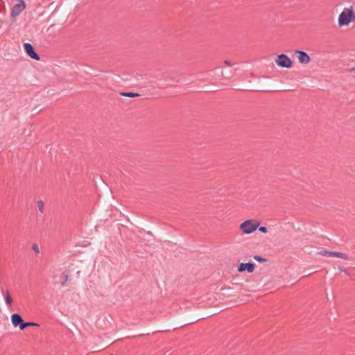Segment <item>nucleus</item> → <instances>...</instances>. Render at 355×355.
<instances>
[{
    "instance_id": "423d86ee",
    "label": "nucleus",
    "mask_w": 355,
    "mask_h": 355,
    "mask_svg": "<svg viewBox=\"0 0 355 355\" xmlns=\"http://www.w3.org/2000/svg\"><path fill=\"white\" fill-rule=\"evenodd\" d=\"M295 54L297 56L299 62L302 64H307L311 61L310 56L304 51L296 50Z\"/></svg>"
},
{
    "instance_id": "0eeeda50",
    "label": "nucleus",
    "mask_w": 355,
    "mask_h": 355,
    "mask_svg": "<svg viewBox=\"0 0 355 355\" xmlns=\"http://www.w3.org/2000/svg\"><path fill=\"white\" fill-rule=\"evenodd\" d=\"M255 264L252 262L248 263H241L238 265L237 270L239 272L247 271L248 272H252L254 270Z\"/></svg>"
},
{
    "instance_id": "aec40b11",
    "label": "nucleus",
    "mask_w": 355,
    "mask_h": 355,
    "mask_svg": "<svg viewBox=\"0 0 355 355\" xmlns=\"http://www.w3.org/2000/svg\"><path fill=\"white\" fill-rule=\"evenodd\" d=\"M224 64H225L226 66H227V67H231V66H232L231 62H230V61H228V60H225V61H224Z\"/></svg>"
},
{
    "instance_id": "9b49d317",
    "label": "nucleus",
    "mask_w": 355,
    "mask_h": 355,
    "mask_svg": "<svg viewBox=\"0 0 355 355\" xmlns=\"http://www.w3.org/2000/svg\"><path fill=\"white\" fill-rule=\"evenodd\" d=\"M121 95L123 96H127V97H131V98L140 96L139 94L135 93V92H122V93H121Z\"/></svg>"
},
{
    "instance_id": "4be33fe9",
    "label": "nucleus",
    "mask_w": 355,
    "mask_h": 355,
    "mask_svg": "<svg viewBox=\"0 0 355 355\" xmlns=\"http://www.w3.org/2000/svg\"><path fill=\"white\" fill-rule=\"evenodd\" d=\"M222 76H223L225 78H228L227 76H225L223 73H222Z\"/></svg>"
},
{
    "instance_id": "20e7f679",
    "label": "nucleus",
    "mask_w": 355,
    "mask_h": 355,
    "mask_svg": "<svg viewBox=\"0 0 355 355\" xmlns=\"http://www.w3.org/2000/svg\"><path fill=\"white\" fill-rule=\"evenodd\" d=\"M18 3H16L12 8L10 15L12 17L18 16L25 8L26 5L24 0H17Z\"/></svg>"
},
{
    "instance_id": "39448f33",
    "label": "nucleus",
    "mask_w": 355,
    "mask_h": 355,
    "mask_svg": "<svg viewBox=\"0 0 355 355\" xmlns=\"http://www.w3.org/2000/svg\"><path fill=\"white\" fill-rule=\"evenodd\" d=\"M24 48L27 55L35 60H40V55L35 51L33 46L30 43H24Z\"/></svg>"
},
{
    "instance_id": "f257e3e1",
    "label": "nucleus",
    "mask_w": 355,
    "mask_h": 355,
    "mask_svg": "<svg viewBox=\"0 0 355 355\" xmlns=\"http://www.w3.org/2000/svg\"><path fill=\"white\" fill-rule=\"evenodd\" d=\"M355 21V12L352 6L345 8L340 14L338 19L340 27L348 26L350 23Z\"/></svg>"
},
{
    "instance_id": "f3484780",
    "label": "nucleus",
    "mask_w": 355,
    "mask_h": 355,
    "mask_svg": "<svg viewBox=\"0 0 355 355\" xmlns=\"http://www.w3.org/2000/svg\"><path fill=\"white\" fill-rule=\"evenodd\" d=\"M31 248L36 253H40V248L37 243H33Z\"/></svg>"
},
{
    "instance_id": "7ed1b4c3",
    "label": "nucleus",
    "mask_w": 355,
    "mask_h": 355,
    "mask_svg": "<svg viewBox=\"0 0 355 355\" xmlns=\"http://www.w3.org/2000/svg\"><path fill=\"white\" fill-rule=\"evenodd\" d=\"M275 63L282 68L289 69L293 66V61L284 53L279 54L277 56Z\"/></svg>"
},
{
    "instance_id": "4468645a",
    "label": "nucleus",
    "mask_w": 355,
    "mask_h": 355,
    "mask_svg": "<svg viewBox=\"0 0 355 355\" xmlns=\"http://www.w3.org/2000/svg\"><path fill=\"white\" fill-rule=\"evenodd\" d=\"M61 278H62V283H61L62 286H66L67 282V281H68V279H69V276H68V275H67V274H62V276H61Z\"/></svg>"
},
{
    "instance_id": "dca6fc26",
    "label": "nucleus",
    "mask_w": 355,
    "mask_h": 355,
    "mask_svg": "<svg viewBox=\"0 0 355 355\" xmlns=\"http://www.w3.org/2000/svg\"><path fill=\"white\" fill-rule=\"evenodd\" d=\"M37 205H38L39 211L41 213H43L44 212V202L42 200H39L37 202Z\"/></svg>"
},
{
    "instance_id": "6ab92c4d",
    "label": "nucleus",
    "mask_w": 355,
    "mask_h": 355,
    "mask_svg": "<svg viewBox=\"0 0 355 355\" xmlns=\"http://www.w3.org/2000/svg\"><path fill=\"white\" fill-rule=\"evenodd\" d=\"M338 270L342 271V272H344L345 273H346L347 275H350V274L347 272V270L342 266H339L338 267Z\"/></svg>"
},
{
    "instance_id": "a211bd4d",
    "label": "nucleus",
    "mask_w": 355,
    "mask_h": 355,
    "mask_svg": "<svg viewBox=\"0 0 355 355\" xmlns=\"http://www.w3.org/2000/svg\"><path fill=\"white\" fill-rule=\"evenodd\" d=\"M258 229L262 233L266 234L268 232V228L265 226H259Z\"/></svg>"
},
{
    "instance_id": "6e6552de",
    "label": "nucleus",
    "mask_w": 355,
    "mask_h": 355,
    "mask_svg": "<svg viewBox=\"0 0 355 355\" xmlns=\"http://www.w3.org/2000/svg\"><path fill=\"white\" fill-rule=\"evenodd\" d=\"M11 321L14 327H19L21 330V325L24 324V320L20 314L13 313L11 315Z\"/></svg>"
},
{
    "instance_id": "2eb2a0df",
    "label": "nucleus",
    "mask_w": 355,
    "mask_h": 355,
    "mask_svg": "<svg viewBox=\"0 0 355 355\" xmlns=\"http://www.w3.org/2000/svg\"><path fill=\"white\" fill-rule=\"evenodd\" d=\"M253 258H254V260H256V261H259V262H260V263L265 262V261H267V259H266L263 258V257H261V256H259V255H254V256L253 257Z\"/></svg>"
},
{
    "instance_id": "f03ea898",
    "label": "nucleus",
    "mask_w": 355,
    "mask_h": 355,
    "mask_svg": "<svg viewBox=\"0 0 355 355\" xmlns=\"http://www.w3.org/2000/svg\"><path fill=\"white\" fill-rule=\"evenodd\" d=\"M259 225V222L254 219H248L243 222L239 228L241 231L245 234H250L254 232Z\"/></svg>"
},
{
    "instance_id": "5701e85b",
    "label": "nucleus",
    "mask_w": 355,
    "mask_h": 355,
    "mask_svg": "<svg viewBox=\"0 0 355 355\" xmlns=\"http://www.w3.org/2000/svg\"><path fill=\"white\" fill-rule=\"evenodd\" d=\"M239 90H244L242 88H240V89H238Z\"/></svg>"
},
{
    "instance_id": "1a4fd4ad",
    "label": "nucleus",
    "mask_w": 355,
    "mask_h": 355,
    "mask_svg": "<svg viewBox=\"0 0 355 355\" xmlns=\"http://www.w3.org/2000/svg\"><path fill=\"white\" fill-rule=\"evenodd\" d=\"M333 257L341 258L345 260L349 259V257L347 254L339 252H334Z\"/></svg>"
},
{
    "instance_id": "ddd939ff",
    "label": "nucleus",
    "mask_w": 355,
    "mask_h": 355,
    "mask_svg": "<svg viewBox=\"0 0 355 355\" xmlns=\"http://www.w3.org/2000/svg\"><path fill=\"white\" fill-rule=\"evenodd\" d=\"M32 326H38L37 323L33 322H24V324L21 325V330L25 329L28 327H32Z\"/></svg>"
},
{
    "instance_id": "9d476101",
    "label": "nucleus",
    "mask_w": 355,
    "mask_h": 355,
    "mask_svg": "<svg viewBox=\"0 0 355 355\" xmlns=\"http://www.w3.org/2000/svg\"><path fill=\"white\" fill-rule=\"evenodd\" d=\"M5 301L8 307H10L12 306V299L10 295L9 291L6 292V295L5 296Z\"/></svg>"
},
{
    "instance_id": "f8f14e48",
    "label": "nucleus",
    "mask_w": 355,
    "mask_h": 355,
    "mask_svg": "<svg viewBox=\"0 0 355 355\" xmlns=\"http://www.w3.org/2000/svg\"><path fill=\"white\" fill-rule=\"evenodd\" d=\"M319 255L321 256H329L333 257L334 251H329V250H322L317 253Z\"/></svg>"
},
{
    "instance_id": "412c9836",
    "label": "nucleus",
    "mask_w": 355,
    "mask_h": 355,
    "mask_svg": "<svg viewBox=\"0 0 355 355\" xmlns=\"http://www.w3.org/2000/svg\"><path fill=\"white\" fill-rule=\"evenodd\" d=\"M351 71H355V67L350 69Z\"/></svg>"
}]
</instances>
